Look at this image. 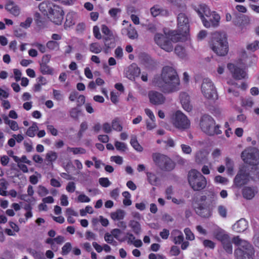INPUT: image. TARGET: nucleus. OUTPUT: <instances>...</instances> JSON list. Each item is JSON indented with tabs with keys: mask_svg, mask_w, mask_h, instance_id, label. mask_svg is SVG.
Masks as SVG:
<instances>
[{
	"mask_svg": "<svg viewBox=\"0 0 259 259\" xmlns=\"http://www.w3.org/2000/svg\"><path fill=\"white\" fill-rule=\"evenodd\" d=\"M153 82L166 94L177 92L181 89L178 74L174 68L169 66L163 67L160 75L155 77Z\"/></svg>",
	"mask_w": 259,
	"mask_h": 259,
	"instance_id": "obj_1",
	"label": "nucleus"
},
{
	"mask_svg": "<svg viewBox=\"0 0 259 259\" xmlns=\"http://www.w3.org/2000/svg\"><path fill=\"white\" fill-rule=\"evenodd\" d=\"M212 50L219 56H225L229 52L227 34L224 32L217 31L212 33L210 42Z\"/></svg>",
	"mask_w": 259,
	"mask_h": 259,
	"instance_id": "obj_2",
	"label": "nucleus"
},
{
	"mask_svg": "<svg viewBox=\"0 0 259 259\" xmlns=\"http://www.w3.org/2000/svg\"><path fill=\"white\" fill-rule=\"evenodd\" d=\"M181 36L176 34L174 31L170 32L168 34H156L154 37L155 43L162 49L167 52H170L173 50L172 42H176L183 40Z\"/></svg>",
	"mask_w": 259,
	"mask_h": 259,
	"instance_id": "obj_3",
	"label": "nucleus"
},
{
	"mask_svg": "<svg viewBox=\"0 0 259 259\" xmlns=\"http://www.w3.org/2000/svg\"><path fill=\"white\" fill-rule=\"evenodd\" d=\"M233 242L238 246L234 251V254L237 259H252L254 250L250 243L240 238L239 236L234 237Z\"/></svg>",
	"mask_w": 259,
	"mask_h": 259,
	"instance_id": "obj_4",
	"label": "nucleus"
},
{
	"mask_svg": "<svg viewBox=\"0 0 259 259\" xmlns=\"http://www.w3.org/2000/svg\"><path fill=\"white\" fill-rule=\"evenodd\" d=\"M188 180L190 186L195 191H201L207 186V182L206 178L196 169L189 171Z\"/></svg>",
	"mask_w": 259,
	"mask_h": 259,
	"instance_id": "obj_5",
	"label": "nucleus"
},
{
	"mask_svg": "<svg viewBox=\"0 0 259 259\" xmlns=\"http://www.w3.org/2000/svg\"><path fill=\"white\" fill-rule=\"evenodd\" d=\"M211 234L214 239L221 243L223 249L227 253H232V240L229 234L225 230L217 226L212 230Z\"/></svg>",
	"mask_w": 259,
	"mask_h": 259,
	"instance_id": "obj_6",
	"label": "nucleus"
},
{
	"mask_svg": "<svg viewBox=\"0 0 259 259\" xmlns=\"http://www.w3.org/2000/svg\"><path fill=\"white\" fill-rule=\"evenodd\" d=\"M152 158L154 164L162 170L170 171L175 167L174 162L165 155L158 152L153 153Z\"/></svg>",
	"mask_w": 259,
	"mask_h": 259,
	"instance_id": "obj_7",
	"label": "nucleus"
},
{
	"mask_svg": "<svg viewBox=\"0 0 259 259\" xmlns=\"http://www.w3.org/2000/svg\"><path fill=\"white\" fill-rule=\"evenodd\" d=\"M200 126L202 131L208 135H219L221 133L219 126L215 125L214 119L208 115L202 116L200 121Z\"/></svg>",
	"mask_w": 259,
	"mask_h": 259,
	"instance_id": "obj_8",
	"label": "nucleus"
},
{
	"mask_svg": "<svg viewBox=\"0 0 259 259\" xmlns=\"http://www.w3.org/2000/svg\"><path fill=\"white\" fill-rule=\"evenodd\" d=\"M177 27L178 32L176 34L182 38L186 36L189 32L190 20L185 13H180L178 15Z\"/></svg>",
	"mask_w": 259,
	"mask_h": 259,
	"instance_id": "obj_9",
	"label": "nucleus"
},
{
	"mask_svg": "<svg viewBox=\"0 0 259 259\" xmlns=\"http://www.w3.org/2000/svg\"><path fill=\"white\" fill-rule=\"evenodd\" d=\"M243 161L250 165L259 164V152L254 147H249L245 149L241 153Z\"/></svg>",
	"mask_w": 259,
	"mask_h": 259,
	"instance_id": "obj_10",
	"label": "nucleus"
},
{
	"mask_svg": "<svg viewBox=\"0 0 259 259\" xmlns=\"http://www.w3.org/2000/svg\"><path fill=\"white\" fill-rule=\"evenodd\" d=\"M173 125L177 128L185 130L189 128L190 121L188 117L181 111H177L173 115L172 119Z\"/></svg>",
	"mask_w": 259,
	"mask_h": 259,
	"instance_id": "obj_11",
	"label": "nucleus"
},
{
	"mask_svg": "<svg viewBox=\"0 0 259 259\" xmlns=\"http://www.w3.org/2000/svg\"><path fill=\"white\" fill-rule=\"evenodd\" d=\"M201 92L207 99L214 100L217 98V94L214 85L208 78L203 79L201 84Z\"/></svg>",
	"mask_w": 259,
	"mask_h": 259,
	"instance_id": "obj_12",
	"label": "nucleus"
},
{
	"mask_svg": "<svg viewBox=\"0 0 259 259\" xmlns=\"http://www.w3.org/2000/svg\"><path fill=\"white\" fill-rule=\"evenodd\" d=\"M48 17L53 23L60 25L63 19V11L60 7L56 5Z\"/></svg>",
	"mask_w": 259,
	"mask_h": 259,
	"instance_id": "obj_13",
	"label": "nucleus"
},
{
	"mask_svg": "<svg viewBox=\"0 0 259 259\" xmlns=\"http://www.w3.org/2000/svg\"><path fill=\"white\" fill-rule=\"evenodd\" d=\"M249 175L244 168L240 169L234 179V186L241 187L249 181Z\"/></svg>",
	"mask_w": 259,
	"mask_h": 259,
	"instance_id": "obj_14",
	"label": "nucleus"
},
{
	"mask_svg": "<svg viewBox=\"0 0 259 259\" xmlns=\"http://www.w3.org/2000/svg\"><path fill=\"white\" fill-rule=\"evenodd\" d=\"M101 30L102 33L106 36L104 38L105 46L108 48L114 47L115 40L113 33L107 26L104 25L102 26Z\"/></svg>",
	"mask_w": 259,
	"mask_h": 259,
	"instance_id": "obj_15",
	"label": "nucleus"
},
{
	"mask_svg": "<svg viewBox=\"0 0 259 259\" xmlns=\"http://www.w3.org/2000/svg\"><path fill=\"white\" fill-rule=\"evenodd\" d=\"M202 20L203 25L206 28L216 27L219 26L220 16L215 12L212 11L210 16Z\"/></svg>",
	"mask_w": 259,
	"mask_h": 259,
	"instance_id": "obj_16",
	"label": "nucleus"
},
{
	"mask_svg": "<svg viewBox=\"0 0 259 259\" xmlns=\"http://www.w3.org/2000/svg\"><path fill=\"white\" fill-rule=\"evenodd\" d=\"M148 97L150 102L156 105L163 104L165 100V98L162 94L156 91L149 92Z\"/></svg>",
	"mask_w": 259,
	"mask_h": 259,
	"instance_id": "obj_17",
	"label": "nucleus"
},
{
	"mask_svg": "<svg viewBox=\"0 0 259 259\" xmlns=\"http://www.w3.org/2000/svg\"><path fill=\"white\" fill-rule=\"evenodd\" d=\"M228 68L233 74V77L237 79L244 78L246 76V72L233 64H229Z\"/></svg>",
	"mask_w": 259,
	"mask_h": 259,
	"instance_id": "obj_18",
	"label": "nucleus"
},
{
	"mask_svg": "<svg viewBox=\"0 0 259 259\" xmlns=\"http://www.w3.org/2000/svg\"><path fill=\"white\" fill-rule=\"evenodd\" d=\"M194 9L200 16L201 21L205 18L204 16L206 17L210 16V14L212 13L208 6L204 4L199 5L198 6H195Z\"/></svg>",
	"mask_w": 259,
	"mask_h": 259,
	"instance_id": "obj_19",
	"label": "nucleus"
},
{
	"mask_svg": "<svg viewBox=\"0 0 259 259\" xmlns=\"http://www.w3.org/2000/svg\"><path fill=\"white\" fill-rule=\"evenodd\" d=\"M55 6L56 5L49 1H45L39 4V9L44 15L48 16Z\"/></svg>",
	"mask_w": 259,
	"mask_h": 259,
	"instance_id": "obj_20",
	"label": "nucleus"
},
{
	"mask_svg": "<svg viewBox=\"0 0 259 259\" xmlns=\"http://www.w3.org/2000/svg\"><path fill=\"white\" fill-rule=\"evenodd\" d=\"M140 69L136 64H132L128 67L126 71V76L130 80H133L135 77H137L140 75Z\"/></svg>",
	"mask_w": 259,
	"mask_h": 259,
	"instance_id": "obj_21",
	"label": "nucleus"
},
{
	"mask_svg": "<svg viewBox=\"0 0 259 259\" xmlns=\"http://www.w3.org/2000/svg\"><path fill=\"white\" fill-rule=\"evenodd\" d=\"M180 98L183 109L188 111H190L192 109V106L190 103V97L186 93H181Z\"/></svg>",
	"mask_w": 259,
	"mask_h": 259,
	"instance_id": "obj_22",
	"label": "nucleus"
},
{
	"mask_svg": "<svg viewBox=\"0 0 259 259\" xmlns=\"http://www.w3.org/2000/svg\"><path fill=\"white\" fill-rule=\"evenodd\" d=\"M208 153L203 149L197 151L195 154V161L198 164H202L207 161Z\"/></svg>",
	"mask_w": 259,
	"mask_h": 259,
	"instance_id": "obj_23",
	"label": "nucleus"
},
{
	"mask_svg": "<svg viewBox=\"0 0 259 259\" xmlns=\"http://www.w3.org/2000/svg\"><path fill=\"white\" fill-rule=\"evenodd\" d=\"M6 9L12 15L17 17L20 13V9L19 7L14 2L8 1L5 6Z\"/></svg>",
	"mask_w": 259,
	"mask_h": 259,
	"instance_id": "obj_24",
	"label": "nucleus"
},
{
	"mask_svg": "<svg viewBox=\"0 0 259 259\" xmlns=\"http://www.w3.org/2000/svg\"><path fill=\"white\" fill-rule=\"evenodd\" d=\"M233 230L236 232H242L247 228V222L243 219L237 221L232 227Z\"/></svg>",
	"mask_w": 259,
	"mask_h": 259,
	"instance_id": "obj_25",
	"label": "nucleus"
},
{
	"mask_svg": "<svg viewBox=\"0 0 259 259\" xmlns=\"http://www.w3.org/2000/svg\"><path fill=\"white\" fill-rule=\"evenodd\" d=\"M150 12L153 17H156L159 15L162 16L168 15V11L158 5H155L152 7L150 9Z\"/></svg>",
	"mask_w": 259,
	"mask_h": 259,
	"instance_id": "obj_26",
	"label": "nucleus"
},
{
	"mask_svg": "<svg viewBox=\"0 0 259 259\" xmlns=\"http://www.w3.org/2000/svg\"><path fill=\"white\" fill-rule=\"evenodd\" d=\"M196 213L203 218H208L211 215L209 209L204 204H200L196 208Z\"/></svg>",
	"mask_w": 259,
	"mask_h": 259,
	"instance_id": "obj_27",
	"label": "nucleus"
},
{
	"mask_svg": "<svg viewBox=\"0 0 259 259\" xmlns=\"http://www.w3.org/2000/svg\"><path fill=\"white\" fill-rule=\"evenodd\" d=\"M125 215V211L121 209H118L110 213V217L114 221L123 220Z\"/></svg>",
	"mask_w": 259,
	"mask_h": 259,
	"instance_id": "obj_28",
	"label": "nucleus"
},
{
	"mask_svg": "<svg viewBox=\"0 0 259 259\" xmlns=\"http://www.w3.org/2000/svg\"><path fill=\"white\" fill-rule=\"evenodd\" d=\"M128 226L136 235H140L142 232V227L140 223L138 221L135 220L130 221Z\"/></svg>",
	"mask_w": 259,
	"mask_h": 259,
	"instance_id": "obj_29",
	"label": "nucleus"
},
{
	"mask_svg": "<svg viewBox=\"0 0 259 259\" xmlns=\"http://www.w3.org/2000/svg\"><path fill=\"white\" fill-rule=\"evenodd\" d=\"M171 237L173 238V242L176 244L182 243L184 239L183 233L178 230H174L172 231L171 232Z\"/></svg>",
	"mask_w": 259,
	"mask_h": 259,
	"instance_id": "obj_30",
	"label": "nucleus"
},
{
	"mask_svg": "<svg viewBox=\"0 0 259 259\" xmlns=\"http://www.w3.org/2000/svg\"><path fill=\"white\" fill-rule=\"evenodd\" d=\"M256 193V190L252 187H245L242 190L243 196L246 199H251L254 196Z\"/></svg>",
	"mask_w": 259,
	"mask_h": 259,
	"instance_id": "obj_31",
	"label": "nucleus"
},
{
	"mask_svg": "<svg viewBox=\"0 0 259 259\" xmlns=\"http://www.w3.org/2000/svg\"><path fill=\"white\" fill-rule=\"evenodd\" d=\"M3 118L4 119V123L8 125L10 129L13 131H17L19 130V127L17 122L13 120H11L6 115H3Z\"/></svg>",
	"mask_w": 259,
	"mask_h": 259,
	"instance_id": "obj_32",
	"label": "nucleus"
},
{
	"mask_svg": "<svg viewBox=\"0 0 259 259\" xmlns=\"http://www.w3.org/2000/svg\"><path fill=\"white\" fill-rule=\"evenodd\" d=\"M76 18V13L73 12L68 13L66 15V25L70 26L74 25L75 23Z\"/></svg>",
	"mask_w": 259,
	"mask_h": 259,
	"instance_id": "obj_33",
	"label": "nucleus"
},
{
	"mask_svg": "<svg viewBox=\"0 0 259 259\" xmlns=\"http://www.w3.org/2000/svg\"><path fill=\"white\" fill-rule=\"evenodd\" d=\"M39 70L42 74L50 75L53 74L54 71L53 68L46 64H40Z\"/></svg>",
	"mask_w": 259,
	"mask_h": 259,
	"instance_id": "obj_34",
	"label": "nucleus"
},
{
	"mask_svg": "<svg viewBox=\"0 0 259 259\" xmlns=\"http://www.w3.org/2000/svg\"><path fill=\"white\" fill-rule=\"evenodd\" d=\"M130 143L133 147L137 151L141 152L143 151V148L138 143L136 136L133 135L131 136Z\"/></svg>",
	"mask_w": 259,
	"mask_h": 259,
	"instance_id": "obj_35",
	"label": "nucleus"
},
{
	"mask_svg": "<svg viewBox=\"0 0 259 259\" xmlns=\"http://www.w3.org/2000/svg\"><path fill=\"white\" fill-rule=\"evenodd\" d=\"M225 164L228 174L232 175L234 171V162L233 160L230 158L227 157L225 159Z\"/></svg>",
	"mask_w": 259,
	"mask_h": 259,
	"instance_id": "obj_36",
	"label": "nucleus"
},
{
	"mask_svg": "<svg viewBox=\"0 0 259 259\" xmlns=\"http://www.w3.org/2000/svg\"><path fill=\"white\" fill-rule=\"evenodd\" d=\"M8 183L4 179L0 180V195L3 196H6L8 195V192L6 191L7 189Z\"/></svg>",
	"mask_w": 259,
	"mask_h": 259,
	"instance_id": "obj_37",
	"label": "nucleus"
},
{
	"mask_svg": "<svg viewBox=\"0 0 259 259\" xmlns=\"http://www.w3.org/2000/svg\"><path fill=\"white\" fill-rule=\"evenodd\" d=\"M38 130L37 123L33 122L32 125L29 127L27 132L26 135L30 137H34L35 135V132Z\"/></svg>",
	"mask_w": 259,
	"mask_h": 259,
	"instance_id": "obj_38",
	"label": "nucleus"
},
{
	"mask_svg": "<svg viewBox=\"0 0 259 259\" xmlns=\"http://www.w3.org/2000/svg\"><path fill=\"white\" fill-rule=\"evenodd\" d=\"M67 151L68 152H71L74 155L77 154H83L86 153V150L82 148L81 147H68L67 148Z\"/></svg>",
	"mask_w": 259,
	"mask_h": 259,
	"instance_id": "obj_39",
	"label": "nucleus"
},
{
	"mask_svg": "<svg viewBox=\"0 0 259 259\" xmlns=\"http://www.w3.org/2000/svg\"><path fill=\"white\" fill-rule=\"evenodd\" d=\"M57 157L58 154L57 152L53 151H50L46 154V160L49 162H52L55 161Z\"/></svg>",
	"mask_w": 259,
	"mask_h": 259,
	"instance_id": "obj_40",
	"label": "nucleus"
},
{
	"mask_svg": "<svg viewBox=\"0 0 259 259\" xmlns=\"http://www.w3.org/2000/svg\"><path fill=\"white\" fill-rule=\"evenodd\" d=\"M89 49L92 53L99 54L102 51V48L100 44L97 42H94L90 45Z\"/></svg>",
	"mask_w": 259,
	"mask_h": 259,
	"instance_id": "obj_41",
	"label": "nucleus"
},
{
	"mask_svg": "<svg viewBox=\"0 0 259 259\" xmlns=\"http://www.w3.org/2000/svg\"><path fill=\"white\" fill-rule=\"evenodd\" d=\"M122 196L124 197L123 200V203L125 206H130L132 204V201L131 200V195L128 191H124L122 194Z\"/></svg>",
	"mask_w": 259,
	"mask_h": 259,
	"instance_id": "obj_42",
	"label": "nucleus"
},
{
	"mask_svg": "<svg viewBox=\"0 0 259 259\" xmlns=\"http://www.w3.org/2000/svg\"><path fill=\"white\" fill-rule=\"evenodd\" d=\"M147 176L149 182L152 185H156L158 179L157 177L154 174L151 172H147Z\"/></svg>",
	"mask_w": 259,
	"mask_h": 259,
	"instance_id": "obj_43",
	"label": "nucleus"
},
{
	"mask_svg": "<svg viewBox=\"0 0 259 259\" xmlns=\"http://www.w3.org/2000/svg\"><path fill=\"white\" fill-rule=\"evenodd\" d=\"M29 253L32 255L35 259H44L43 252L37 251L34 249H29Z\"/></svg>",
	"mask_w": 259,
	"mask_h": 259,
	"instance_id": "obj_44",
	"label": "nucleus"
},
{
	"mask_svg": "<svg viewBox=\"0 0 259 259\" xmlns=\"http://www.w3.org/2000/svg\"><path fill=\"white\" fill-rule=\"evenodd\" d=\"M37 193L41 197L45 196L49 193V190L42 185H39L37 187Z\"/></svg>",
	"mask_w": 259,
	"mask_h": 259,
	"instance_id": "obj_45",
	"label": "nucleus"
},
{
	"mask_svg": "<svg viewBox=\"0 0 259 259\" xmlns=\"http://www.w3.org/2000/svg\"><path fill=\"white\" fill-rule=\"evenodd\" d=\"M254 102L251 98L243 99L242 100V105L245 108H251L253 105Z\"/></svg>",
	"mask_w": 259,
	"mask_h": 259,
	"instance_id": "obj_46",
	"label": "nucleus"
},
{
	"mask_svg": "<svg viewBox=\"0 0 259 259\" xmlns=\"http://www.w3.org/2000/svg\"><path fill=\"white\" fill-rule=\"evenodd\" d=\"M47 47L51 50H58L59 48V43L53 40H50L47 42Z\"/></svg>",
	"mask_w": 259,
	"mask_h": 259,
	"instance_id": "obj_47",
	"label": "nucleus"
},
{
	"mask_svg": "<svg viewBox=\"0 0 259 259\" xmlns=\"http://www.w3.org/2000/svg\"><path fill=\"white\" fill-rule=\"evenodd\" d=\"M72 249V245L70 242L66 243L62 248V254L63 255L68 254Z\"/></svg>",
	"mask_w": 259,
	"mask_h": 259,
	"instance_id": "obj_48",
	"label": "nucleus"
},
{
	"mask_svg": "<svg viewBox=\"0 0 259 259\" xmlns=\"http://www.w3.org/2000/svg\"><path fill=\"white\" fill-rule=\"evenodd\" d=\"M104 239L107 243L111 244L113 245H116L117 242L114 240L113 236L111 234L107 233L105 234Z\"/></svg>",
	"mask_w": 259,
	"mask_h": 259,
	"instance_id": "obj_49",
	"label": "nucleus"
},
{
	"mask_svg": "<svg viewBox=\"0 0 259 259\" xmlns=\"http://www.w3.org/2000/svg\"><path fill=\"white\" fill-rule=\"evenodd\" d=\"M127 35L130 38L134 39L138 37V33L136 29L130 25V28L128 30Z\"/></svg>",
	"mask_w": 259,
	"mask_h": 259,
	"instance_id": "obj_50",
	"label": "nucleus"
},
{
	"mask_svg": "<svg viewBox=\"0 0 259 259\" xmlns=\"http://www.w3.org/2000/svg\"><path fill=\"white\" fill-rule=\"evenodd\" d=\"M112 128L116 131L120 132L122 130V127L120 124L119 121L115 119L112 121Z\"/></svg>",
	"mask_w": 259,
	"mask_h": 259,
	"instance_id": "obj_51",
	"label": "nucleus"
},
{
	"mask_svg": "<svg viewBox=\"0 0 259 259\" xmlns=\"http://www.w3.org/2000/svg\"><path fill=\"white\" fill-rule=\"evenodd\" d=\"M175 52L179 57L183 58L185 56L184 49L181 46L177 45L175 49Z\"/></svg>",
	"mask_w": 259,
	"mask_h": 259,
	"instance_id": "obj_52",
	"label": "nucleus"
},
{
	"mask_svg": "<svg viewBox=\"0 0 259 259\" xmlns=\"http://www.w3.org/2000/svg\"><path fill=\"white\" fill-rule=\"evenodd\" d=\"M181 148L182 151L184 154L190 155L192 152L191 147L188 145L181 144Z\"/></svg>",
	"mask_w": 259,
	"mask_h": 259,
	"instance_id": "obj_53",
	"label": "nucleus"
},
{
	"mask_svg": "<svg viewBox=\"0 0 259 259\" xmlns=\"http://www.w3.org/2000/svg\"><path fill=\"white\" fill-rule=\"evenodd\" d=\"M247 49L251 51H255L259 49V41L255 40L249 44L247 46Z\"/></svg>",
	"mask_w": 259,
	"mask_h": 259,
	"instance_id": "obj_54",
	"label": "nucleus"
},
{
	"mask_svg": "<svg viewBox=\"0 0 259 259\" xmlns=\"http://www.w3.org/2000/svg\"><path fill=\"white\" fill-rule=\"evenodd\" d=\"M184 233L186 235V238L187 240H193L195 239V236L192 231L189 228H186L184 230Z\"/></svg>",
	"mask_w": 259,
	"mask_h": 259,
	"instance_id": "obj_55",
	"label": "nucleus"
},
{
	"mask_svg": "<svg viewBox=\"0 0 259 259\" xmlns=\"http://www.w3.org/2000/svg\"><path fill=\"white\" fill-rule=\"evenodd\" d=\"M218 211L219 214L223 218L227 217V208L223 205H219L218 207Z\"/></svg>",
	"mask_w": 259,
	"mask_h": 259,
	"instance_id": "obj_56",
	"label": "nucleus"
},
{
	"mask_svg": "<svg viewBox=\"0 0 259 259\" xmlns=\"http://www.w3.org/2000/svg\"><path fill=\"white\" fill-rule=\"evenodd\" d=\"M99 184L104 187H108L111 185V182L107 178H101L99 180Z\"/></svg>",
	"mask_w": 259,
	"mask_h": 259,
	"instance_id": "obj_57",
	"label": "nucleus"
},
{
	"mask_svg": "<svg viewBox=\"0 0 259 259\" xmlns=\"http://www.w3.org/2000/svg\"><path fill=\"white\" fill-rule=\"evenodd\" d=\"M115 146L117 150L124 151L126 149V145L125 143L116 141L115 143Z\"/></svg>",
	"mask_w": 259,
	"mask_h": 259,
	"instance_id": "obj_58",
	"label": "nucleus"
},
{
	"mask_svg": "<svg viewBox=\"0 0 259 259\" xmlns=\"http://www.w3.org/2000/svg\"><path fill=\"white\" fill-rule=\"evenodd\" d=\"M203 244L205 247L210 249H213L215 247V244L212 241L205 239L203 241Z\"/></svg>",
	"mask_w": 259,
	"mask_h": 259,
	"instance_id": "obj_59",
	"label": "nucleus"
},
{
	"mask_svg": "<svg viewBox=\"0 0 259 259\" xmlns=\"http://www.w3.org/2000/svg\"><path fill=\"white\" fill-rule=\"evenodd\" d=\"M37 176L32 175L29 177V181L33 185H35L38 183V178H40V174H38L37 172H35Z\"/></svg>",
	"mask_w": 259,
	"mask_h": 259,
	"instance_id": "obj_60",
	"label": "nucleus"
},
{
	"mask_svg": "<svg viewBox=\"0 0 259 259\" xmlns=\"http://www.w3.org/2000/svg\"><path fill=\"white\" fill-rule=\"evenodd\" d=\"M214 181L218 183L226 184L228 182V180L225 177H223L221 176H217L214 178Z\"/></svg>",
	"mask_w": 259,
	"mask_h": 259,
	"instance_id": "obj_61",
	"label": "nucleus"
},
{
	"mask_svg": "<svg viewBox=\"0 0 259 259\" xmlns=\"http://www.w3.org/2000/svg\"><path fill=\"white\" fill-rule=\"evenodd\" d=\"M53 94L54 98L57 101H60L63 99V95L59 91L53 90Z\"/></svg>",
	"mask_w": 259,
	"mask_h": 259,
	"instance_id": "obj_62",
	"label": "nucleus"
},
{
	"mask_svg": "<svg viewBox=\"0 0 259 259\" xmlns=\"http://www.w3.org/2000/svg\"><path fill=\"white\" fill-rule=\"evenodd\" d=\"M47 129L53 136H56L58 135V131L53 125L48 124Z\"/></svg>",
	"mask_w": 259,
	"mask_h": 259,
	"instance_id": "obj_63",
	"label": "nucleus"
},
{
	"mask_svg": "<svg viewBox=\"0 0 259 259\" xmlns=\"http://www.w3.org/2000/svg\"><path fill=\"white\" fill-rule=\"evenodd\" d=\"M76 188L75 184L73 182H70L68 183L66 189L69 193L74 192Z\"/></svg>",
	"mask_w": 259,
	"mask_h": 259,
	"instance_id": "obj_64",
	"label": "nucleus"
}]
</instances>
